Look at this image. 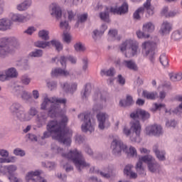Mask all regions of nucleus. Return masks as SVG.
Returning <instances> with one entry per match:
<instances>
[{"instance_id": "f257e3e1", "label": "nucleus", "mask_w": 182, "mask_h": 182, "mask_svg": "<svg viewBox=\"0 0 182 182\" xmlns=\"http://www.w3.org/2000/svg\"><path fill=\"white\" fill-rule=\"evenodd\" d=\"M46 130L52 133V138L60 143H63L65 146L72 144V136L73 131L71 129L65 128L62 130V123L57 120H52L48 122Z\"/></svg>"}, {"instance_id": "f03ea898", "label": "nucleus", "mask_w": 182, "mask_h": 182, "mask_svg": "<svg viewBox=\"0 0 182 182\" xmlns=\"http://www.w3.org/2000/svg\"><path fill=\"white\" fill-rule=\"evenodd\" d=\"M51 150H53L54 153H60L64 159L71 160L78 171H82V168H89V167H90V164L86 162L82 153L78 151L77 149H71L68 154H65L63 149L58 147V145L53 143L51 144Z\"/></svg>"}, {"instance_id": "7ed1b4c3", "label": "nucleus", "mask_w": 182, "mask_h": 182, "mask_svg": "<svg viewBox=\"0 0 182 182\" xmlns=\"http://www.w3.org/2000/svg\"><path fill=\"white\" fill-rule=\"evenodd\" d=\"M68 100L65 98H56V97H48L46 96L43 102L41 105V110H48V114L51 115V117H55L59 112H60L61 105H66Z\"/></svg>"}, {"instance_id": "20e7f679", "label": "nucleus", "mask_w": 182, "mask_h": 182, "mask_svg": "<svg viewBox=\"0 0 182 182\" xmlns=\"http://www.w3.org/2000/svg\"><path fill=\"white\" fill-rule=\"evenodd\" d=\"M119 50L125 58H134L140 54L141 49L139 42L132 39L126 40L119 46Z\"/></svg>"}, {"instance_id": "39448f33", "label": "nucleus", "mask_w": 182, "mask_h": 182, "mask_svg": "<svg viewBox=\"0 0 182 182\" xmlns=\"http://www.w3.org/2000/svg\"><path fill=\"white\" fill-rule=\"evenodd\" d=\"M10 112L18 120V122H31L32 118L26 111H25V107L22 105V103L19 102H13L9 108Z\"/></svg>"}, {"instance_id": "423d86ee", "label": "nucleus", "mask_w": 182, "mask_h": 182, "mask_svg": "<svg viewBox=\"0 0 182 182\" xmlns=\"http://www.w3.org/2000/svg\"><path fill=\"white\" fill-rule=\"evenodd\" d=\"M145 11H146L147 16H153V15H154V7L151 6V0H146L144 3L143 6L139 7L134 11L133 14L134 19L140 21V19H141L140 15H143Z\"/></svg>"}, {"instance_id": "0eeeda50", "label": "nucleus", "mask_w": 182, "mask_h": 182, "mask_svg": "<svg viewBox=\"0 0 182 182\" xmlns=\"http://www.w3.org/2000/svg\"><path fill=\"white\" fill-rule=\"evenodd\" d=\"M83 117V123L81 125V129L83 133H92L95 132V119L90 114H80L78 118Z\"/></svg>"}, {"instance_id": "6e6552de", "label": "nucleus", "mask_w": 182, "mask_h": 182, "mask_svg": "<svg viewBox=\"0 0 182 182\" xmlns=\"http://www.w3.org/2000/svg\"><path fill=\"white\" fill-rule=\"evenodd\" d=\"M127 148V145L124 144L119 138L113 139L111 144V149L112 150V154L115 157H120L122 152H124Z\"/></svg>"}, {"instance_id": "1a4fd4ad", "label": "nucleus", "mask_w": 182, "mask_h": 182, "mask_svg": "<svg viewBox=\"0 0 182 182\" xmlns=\"http://www.w3.org/2000/svg\"><path fill=\"white\" fill-rule=\"evenodd\" d=\"M156 44L154 42L145 41L141 45V53L144 56H149V60L154 63V46Z\"/></svg>"}, {"instance_id": "9d476101", "label": "nucleus", "mask_w": 182, "mask_h": 182, "mask_svg": "<svg viewBox=\"0 0 182 182\" xmlns=\"http://www.w3.org/2000/svg\"><path fill=\"white\" fill-rule=\"evenodd\" d=\"M110 116L106 112H100L97 114V119L98 122V129L100 130H106L110 126Z\"/></svg>"}, {"instance_id": "9b49d317", "label": "nucleus", "mask_w": 182, "mask_h": 182, "mask_svg": "<svg viewBox=\"0 0 182 182\" xmlns=\"http://www.w3.org/2000/svg\"><path fill=\"white\" fill-rule=\"evenodd\" d=\"M35 45L36 48H41L42 49H45L52 45V46H54V48H55L58 52H60V50L63 49V46L58 40H53L50 41H38L35 43Z\"/></svg>"}, {"instance_id": "f8f14e48", "label": "nucleus", "mask_w": 182, "mask_h": 182, "mask_svg": "<svg viewBox=\"0 0 182 182\" xmlns=\"http://www.w3.org/2000/svg\"><path fill=\"white\" fill-rule=\"evenodd\" d=\"M9 42H11V38H3L0 39V58L1 59L6 58L11 53Z\"/></svg>"}, {"instance_id": "ddd939ff", "label": "nucleus", "mask_w": 182, "mask_h": 182, "mask_svg": "<svg viewBox=\"0 0 182 182\" xmlns=\"http://www.w3.org/2000/svg\"><path fill=\"white\" fill-rule=\"evenodd\" d=\"M42 170L31 171L26 175L27 182H47L45 178L41 177Z\"/></svg>"}, {"instance_id": "4468645a", "label": "nucleus", "mask_w": 182, "mask_h": 182, "mask_svg": "<svg viewBox=\"0 0 182 182\" xmlns=\"http://www.w3.org/2000/svg\"><path fill=\"white\" fill-rule=\"evenodd\" d=\"M92 99L94 103H96L97 105V110L103 109V104L106 103L107 100L106 96L102 94V92H100V90H95L92 94Z\"/></svg>"}, {"instance_id": "2eb2a0df", "label": "nucleus", "mask_w": 182, "mask_h": 182, "mask_svg": "<svg viewBox=\"0 0 182 182\" xmlns=\"http://www.w3.org/2000/svg\"><path fill=\"white\" fill-rule=\"evenodd\" d=\"M147 136H161L164 133L163 127L160 124H154L145 128Z\"/></svg>"}, {"instance_id": "dca6fc26", "label": "nucleus", "mask_w": 182, "mask_h": 182, "mask_svg": "<svg viewBox=\"0 0 182 182\" xmlns=\"http://www.w3.org/2000/svg\"><path fill=\"white\" fill-rule=\"evenodd\" d=\"M49 12L53 18L58 21L62 18V8L57 3H52L49 5Z\"/></svg>"}, {"instance_id": "f3484780", "label": "nucleus", "mask_w": 182, "mask_h": 182, "mask_svg": "<svg viewBox=\"0 0 182 182\" xmlns=\"http://www.w3.org/2000/svg\"><path fill=\"white\" fill-rule=\"evenodd\" d=\"M32 16L29 14L25 15L21 14H12L11 16V22H16L17 23H25L28 21H31Z\"/></svg>"}, {"instance_id": "a211bd4d", "label": "nucleus", "mask_w": 182, "mask_h": 182, "mask_svg": "<svg viewBox=\"0 0 182 182\" xmlns=\"http://www.w3.org/2000/svg\"><path fill=\"white\" fill-rule=\"evenodd\" d=\"M48 117L49 114L46 112H40L36 117V123L37 124V127L38 129L43 127V126L46 124Z\"/></svg>"}, {"instance_id": "6ab92c4d", "label": "nucleus", "mask_w": 182, "mask_h": 182, "mask_svg": "<svg viewBox=\"0 0 182 182\" xmlns=\"http://www.w3.org/2000/svg\"><path fill=\"white\" fill-rule=\"evenodd\" d=\"M130 117L134 120H136V119H141V120L144 122L145 120L150 119V113L139 109H137L136 112H132L130 114Z\"/></svg>"}, {"instance_id": "aec40b11", "label": "nucleus", "mask_w": 182, "mask_h": 182, "mask_svg": "<svg viewBox=\"0 0 182 182\" xmlns=\"http://www.w3.org/2000/svg\"><path fill=\"white\" fill-rule=\"evenodd\" d=\"M12 25L14 23L9 18H2L0 19V31L1 32H6V31H11L12 29Z\"/></svg>"}, {"instance_id": "412c9836", "label": "nucleus", "mask_w": 182, "mask_h": 182, "mask_svg": "<svg viewBox=\"0 0 182 182\" xmlns=\"http://www.w3.org/2000/svg\"><path fill=\"white\" fill-rule=\"evenodd\" d=\"M171 31H173V24L166 21L161 23L159 32L161 36H167V35H170Z\"/></svg>"}, {"instance_id": "4be33fe9", "label": "nucleus", "mask_w": 182, "mask_h": 182, "mask_svg": "<svg viewBox=\"0 0 182 182\" xmlns=\"http://www.w3.org/2000/svg\"><path fill=\"white\" fill-rule=\"evenodd\" d=\"M110 12L117 15H124L129 12V5L127 3H124L119 7H117V6H112L110 9Z\"/></svg>"}, {"instance_id": "5701e85b", "label": "nucleus", "mask_w": 182, "mask_h": 182, "mask_svg": "<svg viewBox=\"0 0 182 182\" xmlns=\"http://www.w3.org/2000/svg\"><path fill=\"white\" fill-rule=\"evenodd\" d=\"M61 88L65 93L73 95L77 90V82H72L70 85L68 82H61Z\"/></svg>"}, {"instance_id": "b1692460", "label": "nucleus", "mask_w": 182, "mask_h": 182, "mask_svg": "<svg viewBox=\"0 0 182 182\" xmlns=\"http://www.w3.org/2000/svg\"><path fill=\"white\" fill-rule=\"evenodd\" d=\"M153 151L155 153L156 158L159 160V161H165L166 160V151H160L159 150V145L156 144L153 146Z\"/></svg>"}, {"instance_id": "393cba45", "label": "nucleus", "mask_w": 182, "mask_h": 182, "mask_svg": "<svg viewBox=\"0 0 182 182\" xmlns=\"http://www.w3.org/2000/svg\"><path fill=\"white\" fill-rule=\"evenodd\" d=\"M31 6H32V0H24L16 6V9L20 12H23L24 11L29 9Z\"/></svg>"}, {"instance_id": "a878e982", "label": "nucleus", "mask_w": 182, "mask_h": 182, "mask_svg": "<svg viewBox=\"0 0 182 182\" xmlns=\"http://www.w3.org/2000/svg\"><path fill=\"white\" fill-rule=\"evenodd\" d=\"M133 166L128 164L124 168V174L129 178H137V173L133 172Z\"/></svg>"}, {"instance_id": "bb28decb", "label": "nucleus", "mask_w": 182, "mask_h": 182, "mask_svg": "<svg viewBox=\"0 0 182 182\" xmlns=\"http://www.w3.org/2000/svg\"><path fill=\"white\" fill-rule=\"evenodd\" d=\"M122 65L129 69V70H134V72L139 70L137 64L133 60H125L122 62Z\"/></svg>"}, {"instance_id": "cd10ccee", "label": "nucleus", "mask_w": 182, "mask_h": 182, "mask_svg": "<svg viewBox=\"0 0 182 182\" xmlns=\"http://www.w3.org/2000/svg\"><path fill=\"white\" fill-rule=\"evenodd\" d=\"M134 120L131 122V130L134 133L141 134V124H140V122L136 119Z\"/></svg>"}, {"instance_id": "c85d7f7f", "label": "nucleus", "mask_w": 182, "mask_h": 182, "mask_svg": "<svg viewBox=\"0 0 182 182\" xmlns=\"http://www.w3.org/2000/svg\"><path fill=\"white\" fill-rule=\"evenodd\" d=\"M52 76L58 77V76H69V71L66 70H63L60 68H55L53 70L51 73Z\"/></svg>"}, {"instance_id": "c756f323", "label": "nucleus", "mask_w": 182, "mask_h": 182, "mask_svg": "<svg viewBox=\"0 0 182 182\" xmlns=\"http://www.w3.org/2000/svg\"><path fill=\"white\" fill-rule=\"evenodd\" d=\"M142 96L148 100H155V99H157L158 97V94L156 92H149L147 90H144L142 92Z\"/></svg>"}, {"instance_id": "7c9ffc66", "label": "nucleus", "mask_w": 182, "mask_h": 182, "mask_svg": "<svg viewBox=\"0 0 182 182\" xmlns=\"http://www.w3.org/2000/svg\"><path fill=\"white\" fill-rule=\"evenodd\" d=\"M100 75L102 76L113 77L116 75V70L113 67H111L109 69H102L101 70Z\"/></svg>"}, {"instance_id": "2f4dec72", "label": "nucleus", "mask_w": 182, "mask_h": 182, "mask_svg": "<svg viewBox=\"0 0 182 182\" xmlns=\"http://www.w3.org/2000/svg\"><path fill=\"white\" fill-rule=\"evenodd\" d=\"M134 104V101L133 100V97L130 95H127V98L125 100H120L119 105L122 107H126L127 106H132V105Z\"/></svg>"}, {"instance_id": "473e14b6", "label": "nucleus", "mask_w": 182, "mask_h": 182, "mask_svg": "<svg viewBox=\"0 0 182 182\" xmlns=\"http://www.w3.org/2000/svg\"><path fill=\"white\" fill-rule=\"evenodd\" d=\"M90 93H92V87L90 84H86L85 89L81 92V96L84 100H87L89 96H90Z\"/></svg>"}, {"instance_id": "72a5a7b5", "label": "nucleus", "mask_w": 182, "mask_h": 182, "mask_svg": "<svg viewBox=\"0 0 182 182\" xmlns=\"http://www.w3.org/2000/svg\"><path fill=\"white\" fill-rule=\"evenodd\" d=\"M6 73L7 75V77L9 79H15V77H18V71L15 68H10L6 69Z\"/></svg>"}, {"instance_id": "f704fd0d", "label": "nucleus", "mask_w": 182, "mask_h": 182, "mask_svg": "<svg viewBox=\"0 0 182 182\" xmlns=\"http://www.w3.org/2000/svg\"><path fill=\"white\" fill-rule=\"evenodd\" d=\"M21 97L22 100L26 102V103H32V100H33L32 99V95H31V93H29L26 90L21 91Z\"/></svg>"}, {"instance_id": "c9c22d12", "label": "nucleus", "mask_w": 182, "mask_h": 182, "mask_svg": "<svg viewBox=\"0 0 182 182\" xmlns=\"http://www.w3.org/2000/svg\"><path fill=\"white\" fill-rule=\"evenodd\" d=\"M142 29L144 32H154V30L156 29V26H154V23L153 22H146L143 25Z\"/></svg>"}, {"instance_id": "e433bc0d", "label": "nucleus", "mask_w": 182, "mask_h": 182, "mask_svg": "<svg viewBox=\"0 0 182 182\" xmlns=\"http://www.w3.org/2000/svg\"><path fill=\"white\" fill-rule=\"evenodd\" d=\"M124 153L128 157H137V149L134 146H129V149L127 146Z\"/></svg>"}, {"instance_id": "4c0bfd02", "label": "nucleus", "mask_w": 182, "mask_h": 182, "mask_svg": "<svg viewBox=\"0 0 182 182\" xmlns=\"http://www.w3.org/2000/svg\"><path fill=\"white\" fill-rule=\"evenodd\" d=\"M148 168L151 173H157L160 170V165L155 160L149 164Z\"/></svg>"}, {"instance_id": "58836bf2", "label": "nucleus", "mask_w": 182, "mask_h": 182, "mask_svg": "<svg viewBox=\"0 0 182 182\" xmlns=\"http://www.w3.org/2000/svg\"><path fill=\"white\" fill-rule=\"evenodd\" d=\"M38 36L42 41H49V31L45 29L40 30L38 33Z\"/></svg>"}, {"instance_id": "ea45409f", "label": "nucleus", "mask_w": 182, "mask_h": 182, "mask_svg": "<svg viewBox=\"0 0 182 182\" xmlns=\"http://www.w3.org/2000/svg\"><path fill=\"white\" fill-rule=\"evenodd\" d=\"M171 39L176 42L180 41V39H182V30L173 31L171 33Z\"/></svg>"}, {"instance_id": "a19ab883", "label": "nucleus", "mask_w": 182, "mask_h": 182, "mask_svg": "<svg viewBox=\"0 0 182 182\" xmlns=\"http://www.w3.org/2000/svg\"><path fill=\"white\" fill-rule=\"evenodd\" d=\"M169 77L171 82H180L182 79V73H170Z\"/></svg>"}, {"instance_id": "79ce46f5", "label": "nucleus", "mask_w": 182, "mask_h": 182, "mask_svg": "<svg viewBox=\"0 0 182 182\" xmlns=\"http://www.w3.org/2000/svg\"><path fill=\"white\" fill-rule=\"evenodd\" d=\"M136 170L139 176L144 177L146 176V171L144 167H143V164L141 161H138L136 165Z\"/></svg>"}, {"instance_id": "37998d69", "label": "nucleus", "mask_w": 182, "mask_h": 182, "mask_svg": "<svg viewBox=\"0 0 182 182\" xmlns=\"http://www.w3.org/2000/svg\"><path fill=\"white\" fill-rule=\"evenodd\" d=\"M156 159L153 157L151 155H146L144 156H141L139 158L138 161H140L141 163H147L148 166L149 163H153Z\"/></svg>"}, {"instance_id": "c03bdc74", "label": "nucleus", "mask_w": 182, "mask_h": 182, "mask_svg": "<svg viewBox=\"0 0 182 182\" xmlns=\"http://www.w3.org/2000/svg\"><path fill=\"white\" fill-rule=\"evenodd\" d=\"M32 82V78L29 77L28 75H23L20 77V83L24 85V86H28Z\"/></svg>"}, {"instance_id": "a18cd8bd", "label": "nucleus", "mask_w": 182, "mask_h": 182, "mask_svg": "<svg viewBox=\"0 0 182 182\" xmlns=\"http://www.w3.org/2000/svg\"><path fill=\"white\" fill-rule=\"evenodd\" d=\"M3 168L9 173V176H12V174L18 170V166L16 165H9L4 166Z\"/></svg>"}, {"instance_id": "49530a36", "label": "nucleus", "mask_w": 182, "mask_h": 182, "mask_svg": "<svg viewBox=\"0 0 182 182\" xmlns=\"http://www.w3.org/2000/svg\"><path fill=\"white\" fill-rule=\"evenodd\" d=\"M140 134L139 133L132 132L129 136L131 141L134 143H140L141 141V138H140Z\"/></svg>"}, {"instance_id": "de8ad7c7", "label": "nucleus", "mask_w": 182, "mask_h": 182, "mask_svg": "<svg viewBox=\"0 0 182 182\" xmlns=\"http://www.w3.org/2000/svg\"><path fill=\"white\" fill-rule=\"evenodd\" d=\"M87 21V14H80L77 16V21L75 24L77 28L79 26V23H83Z\"/></svg>"}, {"instance_id": "09e8293b", "label": "nucleus", "mask_w": 182, "mask_h": 182, "mask_svg": "<svg viewBox=\"0 0 182 182\" xmlns=\"http://www.w3.org/2000/svg\"><path fill=\"white\" fill-rule=\"evenodd\" d=\"M60 28L63 31V32H68L70 31V26H69V23L66 21L62 20L60 23Z\"/></svg>"}, {"instance_id": "8fccbe9b", "label": "nucleus", "mask_w": 182, "mask_h": 182, "mask_svg": "<svg viewBox=\"0 0 182 182\" xmlns=\"http://www.w3.org/2000/svg\"><path fill=\"white\" fill-rule=\"evenodd\" d=\"M74 48L76 52H85L86 50V47L85 44L81 42H77L74 45Z\"/></svg>"}, {"instance_id": "3c124183", "label": "nucleus", "mask_w": 182, "mask_h": 182, "mask_svg": "<svg viewBox=\"0 0 182 182\" xmlns=\"http://www.w3.org/2000/svg\"><path fill=\"white\" fill-rule=\"evenodd\" d=\"M161 109H166V104L154 103L151 112H157V110H161Z\"/></svg>"}, {"instance_id": "603ef678", "label": "nucleus", "mask_w": 182, "mask_h": 182, "mask_svg": "<svg viewBox=\"0 0 182 182\" xmlns=\"http://www.w3.org/2000/svg\"><path fill=\"white\" fill-rule=\"evenodd\" d=\"M43 55V50L37 49L30 53L28 56L30 58H41Z\"/></svg>"}, {"instance_id": "864d4df0", "label": "nucleus", "mask_w": 182, "mask_h": 182, "mask_svg": "<svg viewBox=\"0 0 182 182\" xmlns=\"http://www.w3.org/2000/svg\"><path fill=\"white\" fill-rule=\"evenodd\" d=\"M159 60L162 66H164V68L168 66V59L167 58L166 54L161 55Z\"/></svg>"}, {"instance_id": "5fc2aeb1", "label": "nucleus", "mask_w": 182, "mask_h": 182, "mask_svg": "<svg viewBox=\"0 0 182 182\" xmlns=\"http://www.w3.org/2000/svg\"><path fill=\"white\" fill-rule=\"evenodd\" d=\"M74 140L75 142L76 143V144H82V143H85V136L77 134L75 136H74Z\"/></svg>"}, {"instance_id": "6e6d98bb", "label": "nucleus", "mask_w": 182, "mask_h": 182, "mask_svg": "<svg viewBox=\"0 0 182 182\" xmlns=\"http://www.w3.org/2000/svg\"><path fill=\"white\" fill-rule=\"evenodd\" d=\"M38 114L39 113H38V109H36V107H31L28 110V114L32 119V117H35V116L36 117L38 116Z\"/></svg>"}, {"instance_id": "4d7b16f0", "label": "nucleus", "mask_w": 182, "mask_h": 182, "mask_svg": "<svg viewBox=\"0 0 182 182\" xmlns=\"http://www.w3.org/2000/svg\"><path fill=\"white\" fill-rule=\"evenodd\" d=\"M35 32H36V27L31 26H28L27 29H26L23 31V33H26V35H29L31 36L33 35Z\"/></svg>"}, {"instance_id": "13d9d810", "label": "nucleus", "mask_w": 182, "mask_h": 182, "mask_svg": "<svg viewBox=\"0 0 182 182\" xmlns=\"http://www.w3.org/2000/svg\"><path fill=\"white\" fill-rule=\"evenodd\" d=\"M136 36L137 38H139V39H148V38H150V34H146L144 33V32L140 31V30H138L136 31Z\"/></svg>"}, {"instance_id": "bf43d9fd", "label": "nucleus", "mask_w": 182, "mask_h": 182, "mask_svg": "<svg viewBox=\"0 0 182 182\" xmlns=\"http://www.w3.org/2000/svg\"><path fill=\"white\" fill-rule=\"evenodd\" d=\"M63 39L66 43H70L72 41V36H70V33H69L68 31H64Z\"/></svg>"}, {"instance_id": "052dcab7", "label": "nucleus", "mask_w": 182, "mask_h": 182, "mask_svg": "<svg viewBox=\"0 0 182 182\" xmlns=\"http://www.w3.org/2000/svg\"><path fill=\"white\" fill-rule=\"evenodd\" d=\"M100 18L105 22H110V20L109 19V12L107 11L100 13Z\"/></svg>"}, {"instance_id": "680f3d73", "label": "nucleus", "mask_w": 182, "mask_h": 182, "mask_svg": "<svg viewBox=\"0 0 182 182\" xmlns=\"http://www.w3.org/2000/svg\"><path fill=\"white\" fill-rule=\"evenodd\" d=\"M61 166H63V168H64L67 173L73 171V166H70L68 162L65 163V161H63L61 162Z\"/></svg>"}, {"instance_id": "e2e57ef3", "label": "nucleus", "mask_w": 182, "mask_h": 182, "mask_svg": "<svg viewBox=\"0 0 182 182\" xmlns=\"http://www.w3.org/2000/svg\"><path fill=\"white\" fill-rule=\"evenodd\" d=\"M7 80H9V78H8L6 71L5 70L0 71V82H6Z\"/></svg>"}, {"instance_id": "0e129e2a", "label": "nucleus", "mask_w": 182, "mask_h": 182, "mask_svg": "<svg viewBox=\"0 0 182 182\" xmlns=\"http://www.w3.org/2000/svg\"><path fill=\"white\" fill-rule=\"evenodd\" d=\"M15 156H19L20 157H23L26 154L25 151L22 150L21 148H16L13 151Z\"/></svg>"}, {"instance_id": "69168bd1", "label": "nucleus", "mask_w": 182, "mask_h": 182, "mask_svg": "<svg viewBox=\"0 0 182 182\" xmlns=\"http://www.w3.org/2000/svg\"><path fill=\"white\" fill-rule=\"evenodd\" d=\"M82 69L83 72H87V69H89V61L87 60V58L82 59Z\"/></svg>"}, {"instance_id": "338daca9", "label": "nucleus", "mask_w": 182, "mask_h": 182, "mask_svg": "<svg viewBox=\"0 0 182 182\" xmlns=\"http://www.w3.org/2000/svg\"><path fill=\"white\" fill-rule=\"evenodd\" d=\"M47 86L50 90H53L58 86V83L55 81H47Z\"/></svg>"}, {"instance_id": "774afa93", "label": "nucleus", "mask_w": 182, "mask_h": 182, "mask_svg": "<svg viewBox=\"0 0 182 182\" xmlns=\"http://www.w3.org/2000/svg\"><path fill=\"white\" fill-rule=\"evenodd\" d=\"M176 99L178 102H181V103L176 107V110L180 112V110H182V95H177Z\"/></svg>"}]
</instances>
